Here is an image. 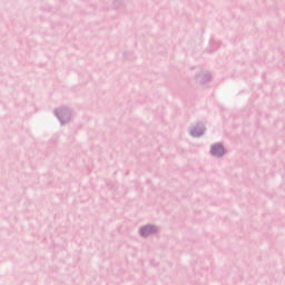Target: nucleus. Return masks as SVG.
<instances>
[{"label": "nucleus", "mask_w": 285, "mask_h": 285, "mask_svg": "<svg viewBox=\"0 0 285 285\" xmlns=\"http://www.w3.org/2000/svg\"><path fill=\"white\" fill-rule=\"evenodd\" d=\"M212 155H214V157H222V155H224V147L222 145H214L212 147Z\"/></svg>", "instance_id": "1"}, {"label": "nucleus", "mask_w": 285, "mask_h": 285, "mask_svg": "<svg viewBox=\"0 0 285 285\" xmlns=\"http://www.w3.org/2000/svg\"><path fill=\"white\" fill-rule=\"evenodd\" d=\"M191 135H194V137H197V134H195V131H193Z\"/></svg>", "instance_id": "3"}, {"label": "nucleus", "mask_w": 285, "mask_h": 285, "mask_svg": "<svg viewBox=\"0 0 285 285\" xmlns=\"http://www.w3.org/2000/svg\"><path fill=\"white\" fill-rule=\"evenodd\" d=\"M155 233V227L153 226H146L141 229L142 237H148V235H153Z\"/></svg>", "instance_id": "2"}]
</instances>
